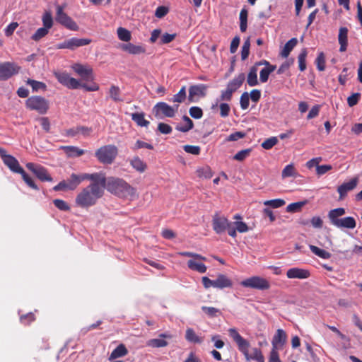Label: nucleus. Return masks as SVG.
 <instances>
[{
    "label": "nucleus",
    "instance_id": "1",
    "mask_svg": "<svg viewBox=\"0 0 362 362\" xmlns=\"http://www.w3.org/2000/svg\"><path fill=\"white\" fill-rule=\"evenodd\" d=\"M228 334L233 341L236 344L238 349L241 352L247 361L254 360L257 362H264V357L262 351L258 348H252L251 351H249L250 343L247 339H244L238 332L235 328H230L228 329Z\"/></svg>",
    "mask_w": 362,
    "mask_h": 362
},
{
    "label": "nucleus",
    "instance_id": "2",
    "mask_svg": "<svg viewBox=\"0 0 362 362\" xmlns=\"http://www.w3.org/2000/svg\"><path fill=\"white\" fill-rule=\"evenodd\" d=\"M104 194L101 187L96 184H90L83 188L76 195L75 204L77 206L88 209L96 204Z\"/></svg>",
    "mask_w": 362,
    "mask_h": 362
},
{
    "label": "nucleus",
    "instance_id": "3",
    "mask_svg": "<svg viewBox=\"0 0 362 362\" xmlns=\"http://www.w3.org/2000/svg\"><path fill=\"white\" fill-rule=\"evenodd\" d=\"M105 188L110 193L122 198L132 197L136 194V189L118 177H108Z\"/></svg>",
    "mask_w": 362,
    "mask_h": 362
},
{
    "label": "nucleus",
    "instance_id": "4",
    "mask_svg": "<svg viewBox=\"0 0 362 362\" xmlns=\"http://www.w3.org/2000/svg\"><path fill=\"white\" fill-rule=\"evenodd\" d=\"M117 148L115 145H105L98 148L95 157L103 164H111L117 155Z\"/></svg>",
    "mask_w": 362,
    "mask_h": 362
},
{
    "label": "nucleus",
    "instance_id": "5",
    "mask_svg": "<svg viewBox=\"0 0 362 362\" xmlns=\"http://www.w3.org/2000/svg\"><path fill=\"white\" fill-rule=\"evenodd\" d=\"M25 105L28 109L35 110L40 114H45L49 109V102L41 96L28 98Z\"/></svg>",
    "mask_w": 362,
    "mask_h": 362
},
{
    "label": "nucleus",
    "instance_id": "6",
    "mask_svg": "<svg viewBox=\"0 0 362 362\" xmlns=\"http://www.w3.org/2000/svg\"><path fill=\"white\" fill-rule=\"evenodd\" d=\"M179 107V105L176 104L170 106L166 103H158L153 109L155 116L158 118H163V117H173L175 115Z\"/></svg>",
    "mask_w": 362,
    "mask_h": 362
},
{
    "label": "nucleus",
    "instance_id": "7",
    "mask_svg": "<svg viewBox=\"0 0 362 362\" xmlns=\"http://www.w3.org/2000/svg\"><path fill=\"white\" fill-rule=\"evenodd\" d=\"M240 284L246 288H251L259 290H266L269 289L270 287V284L267 279L258 276H255L246 279L241 281Z\"/></svg>",
    "mask_w": 362,
    "mask_h": 362
},
{
    "label": "nucleus",
    "instance_id": "8",
    "mask_svg": "<svg viewBox=\"0 0 362 362\" xmlns=\"http://www.w3.org/2000/svg\"><path fill=\"white\" fill-rule=\"evenodd\" d=\"M90 42L91 40L88 38L71 37L64 40L62 42L58 43L56 45V48L59 49H68L71 50H74L78 47L88 45Z\"/></svg>",
    "mask_w": 362,
    "mask_h": 362
},
{
    "label": "nucleus",
    "instance_id": "9",
    "mask_svg": "<svg viewBox=\"0 0 362 362\" xmlns=\"http://www.w3.org/2000/svg\"><path fill=\"white\" fill-rule=\"evenodd\" d=\"M54 75L62 85L69 89H77L81 86V82L78 80L71 77L66 72L54 71Z\"/></svg>",
    "mask_w": 362,
    "mask_h": 362
},
{
    "label": "nucleus",
    "instance_id": "10",
    "mask_svg": "<svg viewBox=\"0 0 362 362\" xmlns=\"http://www.w3.org/2000/svg\"><path fill=\"white\" fill-rule=\"evenodd\" d=\"M56 21L71 30H77V24L64 12V8L61 6H57Z\"/></svg>",
    "mask_w": 362,
    "mask_h": 362
},
{
    "label": "nucleus",
    "instance_id": "11",
    "mask_svg": "<svg viewBox=\"0 0 362 362\" xmlns=\"http://www.w3.org/2000/svg\"><path fill=\"white\" fill-rule=\"evenodd\" d=\"M0 156L4 163L13 173H23V168L21 167L18 160L11 155L6 154L5 149L0 147Z\"/></svg>",
    "mask_w": 362,
    "mask_h": 362
},
{
    "label": "nucleus",
    "instance_id": "12",
    "mask_svg": "<svg viewBox=\"0 0 362 362\" xmlns=\"http://www.w3.org/2000/svg\"><path fill=\"white\" fill-rule=\"evenodd\" d=\"M19 71V67L12 62L0 64V81H5L11 78Z\"/></svg>",
    "mask_w": 362,
    "mask_h": 362
},
{
    "label": "nucleus",
    "instance_id": "13",
    "mask_svg": "<svg viewBox=\"0 0 362 362\" xmlns=\"http://www.w3.org/2000/svg\"><path fill=\"white\" fill-rule=\"evenodd\" d=\"M71 69L83 80L93 81L94 78L93 69L88 64L76 63L71 66Z\"/></svg>",
    "mask_w": 362,
    "mask_h": 362
},
{
    "label": "nucleus",
    "instance_id": "14",
    "mask_svg": "<svg viewBox=\"0 0 362 362\" xmlns=\"http://www.w3.org/2000/svg\"><path fill=\"white\" fill-rule=\"evenodd\" d=\"M231 223L227 218L223 216H220L218 214H216L213 216L212 219V226L214 230L217 234H221L225 232L227 228L229 227V225Z\"/></svg>",
    "mask_w": 362,
    "mask_h": 362
},
{
    "label": "nucleus",
    "instance_id": "15",
    "mask_svg": "<svg viewBox=\"0 0 362 362\" xmlns=\"http://www.w3.org/2000/svg\"><path fill=\"white\" fill-rule=\"evenodd\" d=\"M207 89L208 86L202 83L191 86L189 88V101L194 102L196 98L205 97Z\"/></svg>",
    "mask_w": 362,
    "mask_h": 362
},
{
    "label": "nucleus",
    "instance_id": "16",
    "mask_svg": "<svg viewBox=\"0 0 362 362\" xmlns=\"http://www.w3.org/2000/svg\"><path fill=\"white\" fill-rule=\"evenodd\" d=\"M173 336L169 332H165L159 334V337L151 339L146 341V346L151 348H162L168 345V339H171Z\"/></svg>",
    "mask_w": 362,
    "mask_h": 362
},
{
    "label": "nucleus",
    "instance_id": "17",
    "mask_svg": "<svg viewBox=\"0 0 362 362\" xmlns=\"http://www.w3.org/2000/svg\"><path fill=\"white\" fill-rule=\"evenodd\" d=\"M286 341V332L281 329H278L275 335L274 336L272 344L273 350H281L283 349L285 343Z\"/></svg>",
    "mask_w": 362,
    "mask_h": 362
},
{
    "label": "nucleus",
    "instance_id": "18",
    "mask_svg": "<svg viewBox=\"0 0 362 362\" xmlns=\"http://www.w3.org/2000/svg\"><path fill=\"white\" fill-rule=\"evenodd\" d=\"M358 178L355 177L351 180L346 182H344L342 185L338 187L337 192L339 194V199H344L349 191L355 189L358 185Z\"/></svg>",
    "mask_w": 362,
    "mask_h": 362
},
{
    "label": "nucleus",
    "instance_id": "19",
    "mask_svg": "<svg viewBox=\"0 0 362 362\" xmlns=\"http://www.w3.org/2000/svg\"><path fill=\"white\" fill-rule=\"evenodd\" d=\"M84 180H90L93 181L90 184H96L98 186L101 187V189L104 192V189L107 185V180L105 175L103 173H83Z\"/></svg>",
    "mask_w": 362,
    "mask_h": 362
},
{
    "label": "nucleus",
    "instance_id": "20",
    "mask_svg": "<svg viewBox=\"0 0 362 362\" xmlns=\"http://www.w3.org/2000/svg\"><path fill=\"white\" fill-rule=\"evenodd\" d=\"M206 258L202 256V258L190 259L187 262V266L189 269L196 271L199 273L204 274L206 272V266L202 263L203 261H206Z\"/></svg>",
    "mask_w": 362,
    "mask_h": 362
},
{
    "label": "nucleus",
    "instance_id": "21",
    "mask_svg": "<svg viewBox=\"0 0 362 362\" xmlns=\"http://www.w3.org/2000/svg\"><path fill=\"white\" fill-rule=\"evenodd\" d=\"M310 276V273L308 269L299 267L291 268L286 272V276L288 279H305L309 278Z\"/></svg>",
    "mask_w": 362,
    "mask_h": 362
},
{
    "label": "nucleus",
    "instance_id": "22",
    "mask_svg": "<svg viewBox=\"0 0 362 362\" xmlns=\"http://www.w3.org/2000/svg\"><path fill=\"white\" fill-rule=\"evenodd\" d=\"M331 223L337 228L349 229L354 228L356 225L355 219L351 216L333 220Z\"/></svg>",
    "mask_w": 362,
    "mask_h": 362
},
{
    "label": "nucleus",
    "instance_id": "23",
    "mask_svg": "<svg viewBox=\"0 0 362 362\" xmlns=\"http://www.w3.org/2000/svg\"><path fill=\"white\" fill-rule=\"evenodd\" d=\"M215 288L218 289H223L226 288H231L233 281L226 275L218 274L216 279H214Z\"/></svg>",
    "mask_w": 362,
    "mask_h": 362
},
{
    "label": "nucleus",
    "instance_id": "24",
    "mask_svg": "<svg viewBox=\"0 0 362 362\" xmlns=\"http://www.w3.org/2000/svg\"><path fill=\"white\" fill-rule=\"evenodd\" d=\"M338 41L340 45L339 51L341 52H345L348 45V29L346 27L339 28Z\"/></svg>",
    "mask_w": 362,
    "mask_h": 362
},
{
    "label": "nucleus",
    "instance_id": "25",
    "mask_svg": "<svg viewBox=\"0 0 362 362\" xmlns=\"http://www.w3.org/2000/svg\"><path fill=\"white\" fill-rule=\"evenodd\" d=\"M262 63H256L254 66H252L249 71V73L247 74V84L252 87L255 86L258 84V79H257V71H258V66H260Z\"/></svg>",
    "mask_w": 362,
    "mask_h": 362
},
{
    "label": "nucleus",
    "instance_id": "26",
    "mask_svg": "<svg viewBox=\"0 0 362 362\" xmlns=\"http://www.w3.org/2000/svg\"><path fill=\"white\" fill-rule=\"evenodd\" d=\"M120 48L129 54H139L145 52V49L140 45H135L132 43L122 44L120 45Z\"/></svg>",
    "mask_w": 362,
    "mask_h": 362
},
{
    "label": "nucleus",
    "instance_id": "27",
    "mask_svg": "<svg viewBox=\"0 0 362 362\" xmlns=\"http://www.w3.org/2000/svg\"><path fill=\"white\" fill-rule=\"evenodd\" d=\"M131 166L137 172L142 173L147 168L146 163L139 156H134L129 160Z\"/></svg>",
    "mask_w": 362,
    "mask_h": 362
},
{
    "label": "nucleus",
    "instance_id": "28",
    "mask_svg": "<svg viewBox=\"0 0 362 362\" xmlns=\"http://www.w3.org/2000/svg\"><path fill=\"white\" fill-rule=\"evenodd\" d=\"M85 180L83 177V173L81 175L71 174L69 179L67 180L69 189L74 190L75 189L80 183Z\"/></svg>",
    "mask_w": 362,
    "mask_h": 362
},
{
    "label": "nucleus",
    "instance_id": "29",
    "mask_svg": "<svg viewBox=\"0 0 362 362\" xmlns=\"http://www.w3.org/2000/svg\"><path fill=\"white\" fill-rule=\"evenodd\" d=\"M62 149L64 150L68 157H78L84 153L83 149L74 146H62Z\"/></svg>",
    "mask_w": 362,
    "mask_h": 362
},
{
    "label": "nucleus",
    "instance_id": "30",
    "mask_svg": "<svg viewBox=\"0 0 362 362\" xmlns=\"http://www.w3.org/2000/svg\"><path fill=\"white\" fill-rule=\"evenodd\" d=\"M245 80V76L243 73L240 74L238 76L235 77L233 80H231L227 85V86L231 89L233 92H235L237 89H238L244 81Z\"/></svg>",
    "mask_w": 362,
    "mask_h": 362
},
{
    "label": "nucleus",
    "instance_id": "31",
    "mask_svg": "<svg viewBox=\"0 0 362 362\" xmlns=\"http://www.w3.org/2000/svg\"><path fill=\"white\" fill-rule=\"evenodd\" d=\"M185 339L187 341L194 344H201L203 341V338L199 337L192 328L186 329Z\"/></svg>",
    "mask_w": 362,
    "mask_h": 362
},
{
    "label": "nucleus",
    "instance_id": "32",
    "mask_svg": "<svg viewBox=\"0 0 362 362\" xmlns=\"http://www.w3.org/2000/svg\"><path fill=\"white\" fill-rule=\"evenodd\" d=\"M144 112H135L131 115L132 119L140 127H148L149 122L144 118Z\"/></svg>",
    "mask_w": 362,
    "mask_h": 362
},
{
    "label": "nucleus",
    "instance_id": "33",
    "mask_svg": "<svg viewBox=\"0 0 362 362\" xmlns=\"http://www.w3.org/2000/svg\"><path fill=\"white\" fill-rule=\"evenodd\" d=\"M298 40L293 37L288 40L284 45V48L281 52V57L286 58L294 47L297 45Z\"/></svg>",
    "mask_w": 362,
    "mask_h": 362
},
{
    "label": "nucleus",
    "instance_id": "34",
    "mask_svg": "<svg viewBox=\"0 0 362 362\" xmlns=\"http://www.w3.org/2000/svg\"><path fill=\"white\" fill-rule=\"evenodd\" d=\"M182 119L184 123L177 125L176 129L181 132H187L193 128V122L187 116H184Z\"/></svg>",
    "mask_w": 362,
    "mask_h": 362
},
{
    "label": "nucleus",
    "instance_id": "35",
    "mask_svg": "<svg viewBox=\"0 0 362 362\" xmlns=\"http://www.w3.org/2000/svg\"><path fill=\"white\" fill-rule=\"evenodd\" d=\"M309 247L313 254L322 259H328L331 257V254L323 249L313 245H310Z\"/></svg>",
    "mask_w": 362,
    "mask_h": 362
},
{
    "label": "nucleus",
    "instance_id": "36",
    "mask_svg": "<svg viewBox=\"0 0 362 362\" xmlns=\"http://www.w3.org/2000/svg\"><path fill=\"white\" fill-rule=\"evenodd\" d=\"M128 351L123 344H119L116 349H115L110 356V360L115 359L119 357L124 356L127 354Z\"/></svg>",
    "mask_w": 362,
    "mask_h": 362
},
{
    "label": "nucleus",
    "instance_id": "37",
    "mask_svg": "<svg viewBox=\"0 0 362 362\" xmlns=\"http://www.w3.org/2000/svg\"><path fill=\"white\" fill-rule=\"evenodd\" d=\"M26 83L31 86L33 92H37L39 90L45 91L47 90V86L43 82L28 79Z\"/></svg>",
    "mask_w": 362,
    "mask_h": 362
},
{
    "label": "nucleus",
    "instance_id": "38",
    "mask_svg": "<svg viewBox=\"0 0 362 362\" xmlns=\"http://www.w3.org/2000/svg\"><path fill=\"white\" fill-rule=\"evenodd\" d=\"M298 176V172L296 170L293 164H289L287 165L282 170L281 172V177L283 179H285L286 177H297Z\"/></svg>",
    "mask_w": 362,
    "mask_h": 362
},
{
    "label": "nucleus",
    "instance_id": "39",
    "mask_svg": "<svg viewBox=\"0 0 362 362\" xmlns=\"http://www.w3.org/2000/svg\"><path fill=\"white\" fill-rule=\"evenodd\" d=\"M120 89L118 86H111L109 90V95L110 98L115 102H120L122 101V98L120 97Z\"/></svg>",
    "mask_w": 362,
    "mask_h": 362
},
{
    "label": "nucleus",
    "instance_id": "40",
    "mask_svg": "<svg viewBox=\"0 0 362 362\" xmlns=\"http://www.w3.org/2000/svg\"><path fill=\"white\" fill-rule=\"evenodd\" d=\"M276 69L275 66H269L260 71V76L259 80L262 83H265L267 81L269 76L272 72H273Z\"/></svg>",
    "mask_w": 362,
    "mask_h": 362
},
{
    "label": "nucleus",
    "instance_id": "41",
    "mask_svg": "<svg viewBox=\"0 0 362 362\" xmlns=\"http://www.w3.org/2000/svg\"><path fill=\"white\" fill-rule=\"evenodd\" d=\"M118 38L124 42H129L132 38L131 33L126 28L119 27L117 30Z\"/></svg>",
    "mask_w": 362,
    "mask_h": 362
},
{
    "label": "nucleus",
    "instance_id": "42",
    "mask_svg": "<svg viewBox=\"0 0 362 362\" xmlns=\"http://www.w3.org/2000/svg\"><path fill=\"white\" fill-rule=\"evenodd\" d=\"M35 175L42 181H52V180L50 175L47 173V170L41 165L35 172Z\"/></svg>",
    "mask_w": 362,
    "mask_h": 362
},
{
    "label": "nucleus",
    "instance_id": "43",
    "mask_svg": "<svg viewBox=\"0 0 362 362\" xmlns=\"http://www.w3.org/2000/svg\"><path fill=\"white\" fill-rule=\"evenodd\" d=\"M247 11L242 9L240 13V29L241 32H245L247 30Z\"/></svg>",
    "mask_w": 362,
    "mask_h": 362
},
{
    "label": "nucleus",
    "instance_id": "44",
    "mask_svg": "<svg viewBox=\"0 0 362 362\" xmlns=\"http://www.w3.org/2000/svg\"><path fill=\"white\" fill-rule=\"evenodd\" d=\"M308 54V52L306 49H303L301 50L300 53L298 57L299 69L301 71H303L306 69V57Z\"/></svg>",
    "mask_w": 362,
    "mask_h": 362
},
{
    "label": "nucleus",
    "instance_id": "45",
    "mask_svg": "<svg viewBox=\"0 0 362 362\" xmlns=\"http://www.w3.org/2000/svg\"><path fill=\"white\" fill-rule=\"evenodd\" d=\"M346 213L344 208H337L332 209L329 212L328 217L332 223L333 220L339 219L340 216L344 215Z\"/></svg>",
    "mask_w": 362,
    "mask_h": 362
},
{
    "label": "nucleus",
    "instance_id": "46",
    "mask_svg": "<svg viewBox=\"0 0 362 362\" xmlns=\"http://www.w3.org/2000/svg\"><path fill=\"white\" fill-rule=\"evenodd\" d=\"M264 206H270L273 209H276L285 205L286 202L284 199H276L272 200H266L263 202Z\"/></svg>",
    "mask_w": 362,
    "mask_h": 362
},
{
    "label": "nucleus",
    "instance_id": "47",
    "mask_svg": "<svg viewBox=\"0 0 362 362\" xmlns=\"http://www.w3.org/2000/svg\"><path fill=\"white\" fill-rule=\"evenodd\" d=\"M185 98H186V88H185V86H183L177 94L173 95V97L170 100V101H172L173 103H181L185 100Z\"/></svg>",
    "mask_w": 362,
    "mask_h": 362
},
{
    "label": "nucleus",
    "instance_id": "48",
    "mask_svg": "<svg viewBox=\"0 0 362 362\" xmlns=\"http://www.w3.org/2000/svg\"><path fill=\"white\" fill-rule=\"evenodd\" d=\"M42 23L44 28L47 30L50 29L53 25V19L50 12H45L42 16Z\"/></svg>",
    "mask_w": 362,
    "mask_h": 362
},
{
    "label": "nucleus",
    "instance_id": "49",
    "mask_svg": "<svg viewBox=\"0 0 362 362\" xmlns=\"http://www.w3.org/2000/svg\"><path fill=\"white\" fill-rule=\"evenodd\" d=\"M315 64L319 71H322L325 69V56L323 52L319 53Z\"/></svg>",
    "mask_w": 362,
    "mask_h": 362
},
{
    "label": "nucleus",
    "instance_id": "50",
    "mask_svg": "<svg viewBox=\"0 0 362 362\" xmlns=\"http://www.w3.org/2000/svg\"><path fill=\"white\" fill-rule=\"evenodd\" d=\"M49 30L45 28H38L36 32L32 35L31 38L35 41H39L40 39L47 35Z\"/></svg>",
    "mask_w": 362,
    "mask_h": 362
},
{
    "label": "nucleus",
    "instance_id": "51",
    "mask_svg": "<svg viewBox=\"0 0 362 362\" xmlns=\"http://www.w3.org/2000/svg\"><path fill=\"white\" fill-rule=\"evenodd\" d=\"M305 204V202H304L291 203L287 206L286 211L290 213L297 212L301 209Z\"/></svg>",
    "mask_w": 362,
    "mask_h": 362
},
{
    "label": "nucleus",
    "instance_id": "52",
    "mask_svg": "<svg viewBox=\"0 0 362 362\" xmlns=\"http://www.w3.org/2000/svg\"><path fill=\"white\" fill-rule=\"evenodd\" d=\"M250 39L247 38L245 40L243 45L241 49V59L242 60H245L249 55L250 53Z\"/></svg>",
    "mask_w": 362,
    "mask_h": 362
},
{
    "label": "nucleus",
    "instance_id": "53",
    "mask_svg": "<svg viewBox=\"0 0 362 362\" xmlns=\"http://www.w3.org/2000/svg\"><path fill=\"white\" fill-rule=\"evenodd\" d=\"M277 143L278 139L275 136H272L262 142L261 146L263 148L269 150L273 148Z\"/></svg>",
    "mask_w": 362,
    "mask_h": 362
},
{
    "label": "nucleus",
    "instance_id": "54",
    "mask_svg": "<svg viewBox=\"0 0 362 362\" xmlns=\"http://www.w3.org/2000/svg\"><path fill=\"white\" fill-rule=\"evenodd\" d=\"M176 36H177L176 33H172V34L164 33V34L161 35V36H160V40L159 44L165 45V44L170 43L175 40Z\"/></svg>",
    "mask_w": 362,
    "mask_h": 362
},
{
    "label": "nucleus",
    "instance_id": "55",
    "mask_svg": "<svg viewBox=\"0 0 362 362\" xmlns=\"http://www.w3.org/2000/svg\"><path fill=\"white\" fill-rule=\"evenodd\" d=\"M22 175L23 180L25 181V182L31 188L34 189H38L37 185L35 184L33 179L25 172V170L23 169V173H19Z\"/></svg>",
    "mask_w": 362,
    "mask_h": 362
},
{
    "label": "nucleus",
    "instance_id": "56",
    "mask_svg": "<svg viewBox=\"0 0 362 362\" xmlns=\"http://www.w3.org/2000/svg\"><path fill=\"white\" fill-rule=\"evenodd\" d=\"M240 104L243 110H246L248 108L250 105V96L247 92H245L241 95Z\"/></svg>",
    "mask_w": 362,
    "mask_h": 362
},
{
    "label": "nucleus",
    "instance_id": "57",
    "mask_svg": "<svg viewBox=\"0 0 362 362\" xmlns=\"http://www.w3.org/2000/svg\"><path fill=\"white\" fill-rule=\"evenodd\" d=\"M197 176L204 178H210L212 175L211 170L209 167H204L197 170Z\"/></svg>",
    "mask_w": 362,
    "mask_h": 362
},
{
    "label": "nucleus",
    "instance_id": "58",
    "mask_svg": "<svg viewBox=\"0 0 362 362\" xmlns=\"http://www.w3.org/2000/svg\"><path fill=\"white\" fill-rule=\"evenodd\" d=\"M202 310L210 317H216L220 313L219 310L214 307L202 306Z\"/></svg>",
    "mask_w": 362,
    "mask_h": 362
},
{
    "label": "nucleus",
    "instance_id": "59",
    "mask_svg": "<svg viewBox=\"0 0 362 362\" xmlns=\"http://www.w3.org/2000/svg\"><path fill=\"white\" fill-rule=\"evenodd\" d=\"M189 112L190 116L194 119H200L203 116L202 110L197 106L190 107Z\"/></svg>",
    "mask_w": 362,
    "mask_h": 362
},
{
    "label": "nucleus",
    "instance_id": "60",
    "mask_svg": "<svg viewBox=\"0 0 362 362\" xmlns=\"http://www.w3.org/2000/svg\"><path fill=\"white\" fill-rule=\"evenodd\" d=\"M233 91L230 89L228 86L225 90L221 91L219 100L221 101H230L232 99Z\"/></svg>",
    "mask_w": 362,
    "mask_h": 362
},
{
    "label": "nucleus",
    "instance_id": "61",
    "mask_svg": "<svg viewBox=\"0 0 362 362\" xmlns=\"http://www.w3.org/2000/svg\"><path fill=\"white\" fill-rule=\"evenodd\" d=\"M250 148L240 151L234 156L233 158L236 160L242 161L250 155Z\"/></svg>",
    "mask_w": 362,
    "mask_h": 362
},
{
    "label": "nucleus",
    "instance_id": "62",
    "mask_svg": "<svg viewBox=\"0 0 362 362\" xmlns=\"http://www.w3.org/2000/svg\"><path fill=\"white\" fill-rule=\"evenodd\" d=\"M185 152L192 154L199 155L200 153V147L198 146L185 145L183 146Z\"/></svg>",
    "mask_w": 362,
    "mask_h": 362
},
{
    "label": "nucleus",
    "instance_id": "63",
    "mask_svg": "<svg viewBox=\"0 0 362 362\" xmlns=\"http://www.w3.org/2000/svg\"><path fill=\"white\" fill-rule=\"evenodd\" d=\"M53 203L54 206L62 211H69L70 209V207L67 204L66 202H65L64 200L62 199H54L53 201Z\"/></svg>",
    "mask_w": 362,
    "mask_h": 362
},
{
    "label": "nucleus",
    "instance_id": "64",
    "mask_svg": "<svg viewBox=\"0 0 362 362\" xmlns=\"http://www.w3.org/2000/svg\"><path fill=\"white\" fill-rule=\"evenodd\" d=\"M239 233H246L249 230L247 225L243 221H235L233 223Z\"/></svg>",
    "mask_w": 362,
    "mask_h": 362
}]
</instances>
